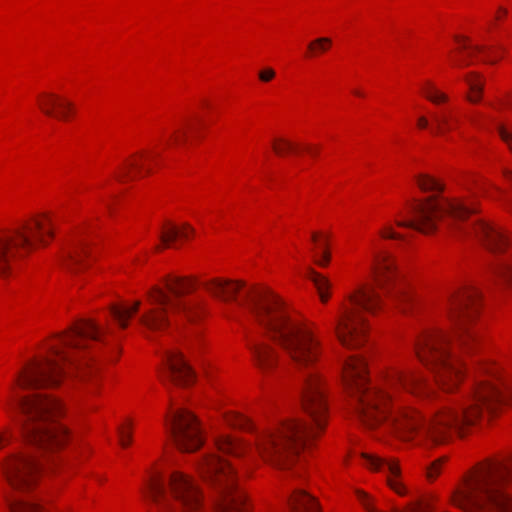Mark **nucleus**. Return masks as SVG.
<instances>
[{
  "instance_id": "nucleus-48",
  "label": "nucleus",
  "mask_w": 512,
  "mask_h": 512,
  "mask_svg": "<svg viewBox=\"0 0 512 512\" xmlns=\"http://www.w3.org/2000/svg\"><path fill=\"white\" fill-rule=\"evenodd\" d=\"M507 15L508 9L504 6H499L495 12V20L501 22L506 19Z\"/></svg>"
},
{
  "instance_id": "nucleus-50",
  "label": "nucleus",
  "mask_w": 512,
  "mask_h": 512,
  "mask_svg": "<svg viewBox=\"0 0 512 512\" xmlns=\"http://www.w3.org/2000/svg\"><path fill=\"white\" fill-rule=\"evenodd\" d=\"M502 176L504 180L512 185V170L509 168H503L502 169Z\"/></svg>"
},
{
  "instance_id": "nucleus-5",
  "label": "nucleus",
  "mask_w": 512,
  "mask_h": 512,
  "mask_svg": "<svg viewBox=\"0 0 512 512\" xmlns=\"http://www.w3.org/2000/svg\"><path fill=\"white\" fill-rule=\"evenodd\" d=\"M416 186L421 192L433 193L414 200L401 218L396 219L399 228H410L430 235L437 231L445 220L465 221L478 211L476 196H445V183L432 175L419 174L415 177Z\"/></svg>"
},
{
  "instance_id": "nucleus-45",
  "label": "nucleus",
  "mask_w": 512,
  "mask_h": 512,
  "mask_svg": "<svg viewBox=\"0 0 512 512\" xmlns=\"http://www.w3.org/2000/svg\"><path fill=\"white\" fill-rule=\"evenodd\" d=\"M275 74L272 68H265L259 72L258 77L262 82H269L275 77Z\"/></svg>"
},
{
  "instance_id": "nucleus-43",
  "label": "nucleus",
  "mask_w": 512,
  "mask_h": 512,
  "mask_svg": "<svg viewBox=\"0 0 512 512\" xmlns=\"http://www.w3.org/2000/svg\"><path fill=\"white\" fill-rule=\"evenodd\" d=\"M495 110L501 111L505 109H512V93L507 92L498 102L491 105Z\"/></svg>"
},
{
  "instance_id": "nucleus-10",
  "label": "nucleus",
  "mask_w": 512,
  "mask_h": 512,
  "mask_svg": "<svg viewBox=\"0 0 512 512\" xmlns=\"http://www.w3.org/2000/svg\"><path fill=\"white\" fill-rule=\"evenodd\" d=\"M144 495L159 510L204 512L200 490L189 476L180 472H173L170 476V494L161 476L153 475Z\"/></svg>"
},
{
  "instance_id": "nucleus-25",
  "label": "nucleus",
  "mask_w": 512,
  "mask_h": 512,
  "mask_svg": "<svg viewBox=\"0 0 512 512\" xmlns=\"http://www.w3.org/2000/svg\"><path fill=\"white\" fill-rule=\"evenodd\" d=\"M194 233V229L187 223L181 227L169 224L164 227L160 239L165 246H170L177 239H188Z\"/></svg>"
},
{
  "instance_id": "nucleus-42",
  "label": "nucleus",
  "mask_w": 512,
  "mask_h": 512,
  "mask_svg": "<svg viewBox=\"0 0 512 512\" xmlns=\"http://www.w3.org/2000/svg\"><path fill=\"white\" fill-rule=\"evenodd\" d=\"M498 133L501 140L507 145L508 149L512 153V123L501 124L498 127Z\"/></svg>"
},
{
  "instance_id": "nucleus-34",
  "label": "nucleus",
  "mask_w": 512,
  "mask_h": 512,
  "mask_svg": "<svg viewBox=\"0 0 512 512\" xmlns=\"http://www.w3.org/2000/svg\"><path fill=\"white\" fill-rule=\"evenodd\" d=\"M225 419H226L227 424L232 427L240 428V429H244V430H252L253 429V424L251 423V421L242 415L232 413V414L227 415Z\"/></svg>"
},
{
  "instance_id": "nucleus-28",
  "label": "nucleus",
  "mask_w": 512,
  "mask_h": 512,
  "mask_svg": "<svg viewBox=\"0 0 512 512\" xmlns=\"http://www.w3.org/2000/svg\"><path fill=\"white\" fill-rule=\"evenodd\" d=\"M5 501L10 512H41L37 504L26 499H16L5 494Z\"/></svg>"
},
{
  "instance_id": "nucleus-2",
  "label": "nucleus",
  "mask_w": 512,
  "mask_h": 512,
  "mask_svg": "<svg viewBox=\"0 0 512 512\" xmlns=\"http://www.w3.org/2000/svg\"><path fill=\"white\" fill-rule=\"evenodd\" d=\"M215 298L224 302L236 300L246 307L270 338L277 341L298 368L306 371L302 378V405L313 425L289 420L257 435L255 448L267 464L277 469L292 466L300 451L324 429L327 404L319 374L312 370L318 360L321 344L313 329L293 319L281 300L268 289L245 288L238 281L211 279L202 283Z\"/></svg>"
},
{
  "instance_id": "nucleus-38",
  "label": "nucleus",
  "mask_w": 512,
  "mask_h": 512,
  "mask_svg": "<svg viewBox=\"0 0 512 512\" xmlns=\"http://www.w3.org/2000/svg\"><path fill=\"white\" fill-rule=\"evenodd\" d=\"M446 457H440L433 461L426 469V478L428 481L432 482L438 478V476L442 472V468L444 463L446 462Z\"/></svg>"
},
{
  "instance_id": "nucleus-8",
  "label": "nucleus",
  "mask_w": 512,
  "mask_h": 512,
  "mask_svg": "<svg viewBox=\"0 0 512 512\" xmlns=\"http://www.w3.org/2000/svg\"><path fill=\"white\" fill-rule=\"evenodd\" d=\"M53 222L49 214L21 222L0 234V276L6 277L17 259L30 253L37 245H46L53 237Z\"/></svg>"
},
{
  "instance_id": "nucleus-7",
  "label": "nucleus",
  "mask_w": 512,
  "mask_h": 512,
  "mask_svg": "<svg viewBox=\"0 0 512 512\" xmlns=\"http://www.w3.org/2000/svg\"><path fill=\"white\" fill-rule=\"evenodd\" d=\"M195 288V282L188 278L170 277L165 281V289L153 286L146 294V307L140 316V323L148 330H160L168 326L171 312L191 315L193 304L184 296Z\"/></svg>"
},
{
  "instance_id": "nucleus-22",
  "label": "nucleus",
  "mask_w": 512,
  "mask_h": 512,
  "mask_svg": "<svg viewBox=\"0 0 512 512\" xmlns=\"http://www.w3.org/2000/svg\"><path fill=\"white\" fill-rule=\"evenodd\" d=\"M289 505L293 512H320L316 499L301 489L293 492Z\"/></svg>"
},
{
  "instance_id": "nucleus-27",
  "label": "nucleus",
  "mask_w": 512,
  "mask_h": 512,
  "mask_svg": "<svg viewBox=\"0 0 512 512\" xmlns=\"http://www.w3.org/2000/svg\"><path fill=\"white\" fill-rule=\"evenodd\" d=\"M435 122L436 127L433 130V134L436 136H447L453 131L460 130V121L446 113L441 114Z\"/></svg>"
},
{
  "instance_id": "nucleus-51",
  "label": "nucleus",
  "mask_w": 512,
  "mask_h": 512,
  "mask_svg": "<svg viewBox=\"0 0 512 512\" xmlns=\"http://www.w3.org/2000/svg\"><path fill=\"white\" fill-rule=\"evenodd\" d=\"M307 150L312 154V155H316L317 151L312 149L311 147H307Z\"/></svg>"
},
{
  "instance_id": "nucleus-14",
  "label": "nucleus",
  "mask_w": 512,
  "mask_h": 512,
  "mask_svg": "<svg viewBox=\"0 0 512 512\" xmlns=\"http://www.w3.org/2000/svg\"><path fill=\"white\" fill-rule=\"evenodd\" d=\"M453 40L456 44L454 55H451L454 67L463 68L477 62L496 64L503 56V48L474 44L465 35L457 34Z\"/></svg>"
},
{
  "instance_id": "nucleus-1",
  "label": "nucleus",
  "mask_w": 512,
  "mask_h": 512,
  "mask_svg": "<svg viewBox=\"0 0 512 512\" xmlns=\"http://www.w3.org/2000/svg\"><path fill=\"white\" fill-rule=\"evenodd\" d=\"M427 380L421 370L390 368L382 384L373 386L365 355L354 354V414L368 429L382 427L404 441L420 439L433 445L448 443L453 434L460 437L478 423L484 409L496 413L501 406L512 405V383L502 378L494 362H481L470 392L453 399L423 416L418 410L402 406L391 391L402 389L415 396L426 395Z\"/></svg>"
},
{
  "instance_id": "nucleus-23",
  "label": "nucleus",
  "mask_w": 512,
  "mask_h": 512,
  "mask_svg": "<svg viewBox=\"0 0 512 512\" xmlns=\"http://www.w3.org/2000/svg\"><path fill=\"white\" fill-rule=\"evenodd\" d=\"M421 95L436 106L448 104L450 96L432 80H425L420 86Z\"/></svg>"
},
{
  "instance_id": "nucleus-21",
  "label": "nucleus",
  "mask_w": 512,
  "mask_h": 512,
  "mask_svg": "<svg viewBox=\"0 0 512 512\" xmlns=\"http://www.w3.org/2000/svg\"><path fill=\"white\" fill-rule=\"evenodd\" d=\"M468 86L466 99L471 104H478L482 101L486 79L483 74L475 71L468 72L464 76Z\"/></svg>"
},
{
  "instance_id": "nucleus-29",
  "label": "nucleus",
  "mask_w": 512,
  "mask_h": 512,
  "mask_svg": "<svg viewBox=\"0 0 512 512\" xmlns=\"http://www.w3.org/2000/svg\"><path fill=\"white\" fill-rule=\"evenodd\" d=\"M436 501L437 497L432 495L426 499L412 502L404 509L395 512H434Z\"/></svg>"
},
{
  "instance_id": "nucleus-18",
  "label": "nucleus",
  "mask_w": 512,
  "mask_h": 512,
  "mask_svg": "<svg viewBox=\"0 0 512 512\" xmlns=\"http://www.w3.org/2000/svg\"><path fill=\"white\" fill-rule=\"evenodd\" d=\"M88 254V244L83 239H75L63 251L62 264L70 272H77L83 266V257Z\"/></svg>"
},
{
  "instance_id": "nucleus-41",
  "label": "nucleus",
  "mask_w": 512,
  "mask_h": 512,
  "mask_svg": "<svg viewBox=\"0 0 512 512\" xmlns=\"http://www.w3.org/2000/svg\"><path fill=\"white\" fill-rule=\"evenodd\" d=\"M272 147L275 153L280 156L295 149V145L292 142L282 138L275 140Z\"/></svg>"
},
{
  "instance_id": "nucleus-4",
  "label": "nucleus",
  "mask_w": 512,
  "mask_h": 512,
  "mask_svg": "<svg viewBox=\"0 0 512 512\" xmlns=\"http://www.w3.org/2000/svg\"><path fill=\"white\" fill-rule=\"evenodd\" d=\"M512 458L474 466L452 490L450 503L464 512H512Z\"/></svg>"
},
{
  "instance_id": "nucleus-11",
  "label": "nucleus",
  "mask_w": 512,
  "mask_h": 512,
  "mask_svg": "<svg viewBox=\"0 0 512 512\" xmlns=\"http://www.w3.org/2000/svg\"><path fill=\"white\" fill-rule=\"evenodd\" d=\"M204 479L219 485L218 512H248L244 494L234 487V469L216 453L207 454L199 464Z\"/></svg>"
},
{
  "instance_id": "nucleus-33",
  "label": "nucleus",
  "mask_w": 512,
  "mask_h": 512,
  "mask_svg": "<svg viewBox=\"0 0 512 512\" xmlns=\"http://www.w3.org/2000/svg\"><path fill=\"white\" fill-rule=\"evenodd\" d=\"M335 331L338 339L342 342L343 345L349 346L350 340L349 335L351 333L349 329L348 318H340L337 320Z\"/></svg>"
},
{
  "instance_id": "nucleus-12",
  "label": "nucleus",
  "mask_w": 512,
  "mask_h": 512,
  "mask_svg": "<svg viewBox=\"0 0 512 512\" xmlns=\"http://www.w3.org/2000/svg\"><path fill=\"white\" fill-rule=\"evenodd\" d=\"M382 301L373 284L365 283L354 290V350L370 343V324L366 314L374 315Z\"/></svg>"
},
{
  "instance_id": "nucleus-44",
  "label": "nucleus",
  "mask_w": 512,
  "mask_h": 512,
  "mask_svg": "<svg viewBox=\"0 0 512 512\" xmlns=\"http://www.w3.org/2000/svg\"><path fill=\"white\" fill-rule=\"evenodd\" d=\"M14 438V435L11 431L8 429L3 430L0 432V450L8 445L11 444L12 440Z\"/></svg>"
},
{
  "instance_id": "nucleus-26",
  "label": "nucleus",
  "mask_w": 512,
  "mask_h": 512,
  "mask_svg": "<svg viewBox=\"0 0 512 512\" xmlns=\"http://www.w3.org/2000/svg\"><path fill=\"white\" fill-rule=\"evenodd\" d=\"M140 306V301H136L131 307L123 305H112L110 312L117 323L122 328H126L128 325V320L139 310Z\"/></svg>"
},
{
  "instance_id": "nucleus-24",
  "label": "nucleus",
  "mask_w": 512,
  "mask_h": 512,
  "mask_svg": "<svg viewBox=\"0 0 512 512\" xmlns=\"http://www.w3.org/2000/svg\"><path fill=\"white\" fill-rule=\"evenodd\" d=\"M249 348L253 353L256 364L262 371H267L273 367L275 356L270 346L253 343L249 345Z\"/></svg>"
},
{
  "instance_id": "nucleus-54",
  "label": "nucleus",
  "mask_w": 512,
  "mask_h": 512,
  "mask_svg": "<svg viewBox=\"0 0 512 512\" xmlns=\"http://www.w3.org/2000/svg\"><path fill=\"white\" fill-rule=\"evenodd\" d=\"M344 378L345 380L348 378V372H345Z\"/></svg>"
},
{
  "instance_id": "nucleus-39",
  "label": "nucleus",
  "mask_w": 512,
  "mask_h": 512,
  "mask_svg": "<svg viewBox=\"0 0 512 512\" xmlns=\"http://www.w3.org/2000/svg\"><path fill=\"white\" fill-rule=\"evenodd\" d=\"M137 170V172L141 171V165H139L135 161H127L122 167L121 172L117 176L119 181H124L125 179H133L135 176L131 173V170Z\"/></svg>"
},
{
  "instance_id": "nucleus-3",
  "label": "nucleus",
  "mask_w": 512,
  "mask_h": 512,
  "mask_svg": "<svg viewBox=\"0 0 512 512\" xmlns=\"http://www.w3.org/2000/svg\"><path fill=\"white\" fill-rule=\"evenodd\" d=\"M57 343L49 346V356L33 359L17 374L7 400L9 412L19 410L25 441L30 448L17 449L0 462V471L8 486L15 491H29L36 483L41 463L31 449L52 453L62 448L69 440L65 426L59 423L64 406L50 395L33 392L21 396L15 385L22 390H37L57 386L67 372L65 365L75 368L77 376L85 381L92 377L90 367H76L70 351L86 348L88 341L100 339V328L92 320H81L68 331L56 336Z\"/></svg>"
},
{
  "instance_id": "nucleus-17",
  "label": "nucleus",
  "mask_w": 512,
  "mask_h": 512,
  "mask_svg": "<svg viewBox=\"0 0 512 512\" xmlns=\"http://www.w3.org/2000/svg\"><path fill=\"white\" fill-rule=\"evenodd\" d=\"M168 377L174 384L189 385L194 381L195 375L191 367L184 360L181 353L169 352L166 355Z\"/></svg>"
},
{
  "instance_id": "nucleus-31",
  "label": "nucleus",
  "mask_w": 512,
  "mask_h": 512,
  "mask_svg": "<svg viewBox=\"0 0 512 512\" xmlns=\"http://www.w3.org/2000/svg\"><path fill=\"white\" fill-rule=\"evenodd\" d=\"M311 240L315 244V248L313 249V251L315 249L321 250V255L319 257H318V254L316 252L314 254L316 264H318L319 266H322V267L326 266L328 264V262H329V253H328V251L326 249L325 241L321 240L319 238V234L318 233H313L312 237H311Z\"/></svg>"
},
{
  "instance_id": "nucleus-20",
  "label": "nucleus",
  "mask_w": 512,
  "mask_h": 512,
  "mask_svg": "<svg viewBox=\"0 0 512 512\" xmlns=\"http://www.w3.org/2000/svg\"><path fill=\"white\" fill-rule=\"evenodd\" d=\"M215 446L217 452L234 457L245 456L249 451L247 445L243 444L239 439L228 434L218 435L215 438Z\"/></svg>"
},
{
  "instance_id": "nucleus-40",
  "label": "nucleus",
  "mask_w": 512,
  "mask_h": 512,
  "mask_svg": "<svg viewBox=\"0 0 512 512\" xmlns=\"http://www.w3.org/2000/svg\"><path fill=\"white\" fill-rule=\"evenodd\" d=\"M490 188L496 194H501L503 192V190L500 187H498L490 182H484L482 185L477 186L478 193L481 194L483 197H487V198L496 200L497 196L494 195V193L490 192V190H489Z\"/></svg>"
},
{
  "instance_id": "nucleus-36",
  "label": "nucleus",
  "mask_w": 512,
  "mask_h": 512,
  "mask_svg": "<svg viewBox=\"0 0 512 512\" xmlns=\"http://www.w3.org/2000/svg\"><path fill=\"white\" fill-rule=\"evenodd\" d=\"M379 236L382 239H392V240H400V241L407 240V236L403 233L395 231L393 225L389 222L385 223L379 229Z\"/></svg>"
},
{
  "instance_id": "nucleus-6",
  "label": "nucleus",
  "mask_w": 512,
  "mask_h": 512,
  "mask_svg": "<svg viewBox=\"0 0 512 512\" xmlns=\"http://www.w3.org/2000/svg\"><path fill=\"white\" fill-rule=\"evenodd\" d=\"M413 349L443 392L451 394L460 388L466 378V366L459 357L450 353L449 339L444 331L424 330L415 338Z\"/></svg>"
},
{
  "instance_id": "nucleus-9",
  "label": "nucleus",
  "mask_w": 512,
  "mask_h": 512,
  "mask_svg": "<svg viewBox=\"0 0 512 512\" xmlns=\"http://www.w3.org/2000/svg\"><path fill=\"white\" fill-rule=\"evenodd\" d=\"M481 312V295L478 289L466 284L455 289L448 297L447 318L461 350L474 353L480 343L475 324Z\"/></svg>"
},
{
  "instance_id": "nucleus-13",
  "label": "nucleus",
  "mask_w": 512,
  "mask_h": 512,
  "mask_svg": "<svg viewBox=\"0 0 512 512\" xmlns=\"http://www.w3.org/2000/svg\"><path fill=\"white\" fill-rule=\"evenodd\" d=\"M371 272L374 282L383 291L385 297L398 305L402 299V291L398 285L401 275L396 257L387 250L375 247Z\"/></svg>"
},
{
  "instance_id": "nucleus-47",
  "label": "nucleus",
  "mask_w": 512,
  "mask_h": 512,
  "mask_svg": "<svg viewBox=\"0 0 512 512\" xmlns=\"http://www.w3.org/2000/svg\"><path fill=\"white\" fill-rule=\"evenodd\" d=\"M119 436H120V443L123 447H126L127 445L130 444V442H131V432L130 431H126L124 428H122L119 431Z\"/></svg>"
},
{
  "instance_id": "nucleus-53",
  "label": "nucleus",
  "mask_w": 512,
  "mask_h": 512,
  "mask_svg": "<svg viewBox=\"0 0 512 512\" xmlns=\"http://www.w3.org/2000/svg\"><path fill=\"white\" fill-rule=\"evenodd\" d=\"M468 120L470 121V123H471L472 125H475V124H476V121H475L473 118H469Z\"/></svg>"
},
{
  "instance_id": "nucleus-15",
  "label": "nucleus",
  "mask_w": 512,
  "mask_h": 512,
  "mask_svg": "<svg viewBox=\"0 0 512 512\" xmlns=\"http://www.w3.org/2000/svg\"><path fill=\"white\" fill-rule=\"evenodd\" d=\"M170 435L176 446L186 452L202 445L200 428L193 414L185 409L176 411L166 420Z\"/></svg>"
},
{
  "instance_id": "nucleus-46",
  "label": "nucleus",
  "mask_w": 512,
  "mask_h": 512,
  "mask_svg": "<svg viewBox=\"0 0 512 512\" xmlns=\"http://www.w3.org/2000/svg\"><path fill=\"white\" fill-rule=\"evenodd\" d=\"M429 126H430V121H429L428 117H426L425 115H420L417 117L416 127L418 130H420V131L426 130L429 128Z\"/></svg>"
},
{
  "instance_id": "nucleus-49",
  "label": "nucleus",
  "mask_w": 512,
  "mask_h": 512,
  "mask_svg": "<svg viewBox=\"0 0 512 512\" xmlns=\"http://www.w3.org/2000/svg\"><path fill=\"white\" fill-rule=\"evenodd\" d=\"M171 138L175 143H181L186 138V132L180 130L175 131Z\"/></svg>"
},
{
  "instance_id": "nucleus-32",
  "label": "nucleus",
  "mask_w": 512,
  "mask_h": 512,
  "mask_svg": "<svg viewBox=\"0 0 512 512\" xmlns=\"http://www.w3.org/2000/svg\"><path fill=\"white\" fill-rule=\"evenodd\" d=\"M331 46V39L321 37L313 40L308 44V53L311 57H317L321 53L327 51Z\"/></svg>"
},
{
  "instance_id": "nucleus-35",
  "label": "nucleus",
  "mask_w": 512,
  "mask_h": 512,
  "mask_svg": "<svg viewBox=\"0 0 512 512\" xmlns=\"http://www.w3.org/2000/svg\"><path fill=\"white\" fill-rule=\"evenodd\" d=\"M188 301H190L192 304H193V308H192V311H191V315L190 316H186L183 312H171L170 310H168V316L170 318V323L168 325V327L170 325H172L173 322H177V319H174V317H177V316H183L185 319L189 320V321H193L195 320L198 315L200 314V306H199V303L197 301H194L192 299H187ZM167 328L164 327L163 329H160L159 331H163Z\"/></svg>"
},
{
  "instance_id": "nucleus-52",
  "label": "nucleus",
  "mask_w": 512,
  "mask_h": 512,
  "mask_svg": "<svg viewBox=\"0 0 512 512\" xmlns=\"http://www.w3.org/2000/svg\"><path fill=\"white\" fill-rule=\"evenodd\" d=\"M354 95H357L358 97H364V94L361 92L354 93Z\"/></svg>"
},
{
  "instance_id": "nucleus-37",
  "label": "nucleus",
  "mask_w": 512,
  "mask_h": 512,
  "mask_svg": "<svg viewBox=\"0 0 512 512\" xmlns=\"http://www.w3.org/2000/svg\"><path fill=\"white\" fill-rule=\"evenodd\" d=\"M354 497L366 512H380L376 509L373 498L363 490L354 489Z\"/></svg>"
},
{
  "instance_id": "nucleus-19",
  "label": "nucleus",
  "mask_w": 512,
  "mask_h": 512,
  "mask_svg": "<svg viewBox=\"0 0 512 512\" xmlns=\"http://www.w3.org/2000/svg\"><path fill=\"white\" fill-rule=\"evenodd\" d=\"M39 105L47 116H54L63 120L73 111V104L70 101L63 100L54 94H44Z\"/></svg>"
},
{
  "instance_id": "nucleus-16",
  "label": "nucleus",
  "mask_w": 512,
  "mask_h": 512,
  "mask_svg": "<svg viewBox=\"0 0 512 512\" xmlns=\"http://www.w3.org/2000/svg\"><path fill=\"white\" fill-rule=\"evenodd\" d=\"M361 464L371 472L384 473L387 486L397 495L404 497L409 494L399 459L395 457L383 458L363 452L361 453Z\"/></svg>"
},
{
  "instance_id": "nucleus-30",
  "label": "nucleus",
  "mask_w": 512,
  "mask_h": 512,
  "mask_svg": "<svg viewBox=\"0 0 512 512\" xmlns=\"http://www.w3.org/2000/svg\"><path fill=\"white\" fill-rule=\"evenodd\" d=\"M306 276L314 283V285L317 288V291L319 293L320 299L323 302H326L328 300V294H327V289L329 288L328 280L321 274L314 271L312 268H308Z\"/></svg>"
}]
</instances>
